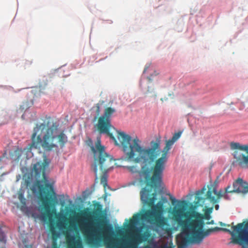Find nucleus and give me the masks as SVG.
<instances>
[{"label":"nucleus","instance_id":"f257e3e1","mask_svg":"<svg viewBox=\"0 0 248 248\" xmlns=\"http://www.w3.org/2000/svg\"><path fill=\"white\" fill-rule=\"evenodd\" d=\"M117 132L119 143L115 145L122 148L125 160L141 166L140 170L136 165L124 167L132 173H138L140 181L146 186L153 187L162 183L163 173L155 175L153 169L155 160L161 153L160 140H152L150 147H144L138 138L132 139L130 136L124 132Z\"/></svg>","mask_w":248,"mask_h":248},{"label":"nucleus","instance_id":"f03ea898","mask_svg":"<svg viewBox=\"0 0 248 248\" xmlns=\"http://www.w3.org/2000/svg\"><path fill=\"white\" fill-rule=\"evenodd\" d=\"M179 202L180 207H174L171 212L172 218L177 223V227L181 229L182 234L190 242L201 244L211 232L221 231L231 234V243L238 244L242 248H248V220L232 225V231L218 227L203 231L204 223L202 214L196 211H185L187 202L182 201Z\"/></svg>","mask_w":248,"mask_h":248},{"label":"nucleus","instance_id":"7ed1b4c3","mask_svg":"<svg viewBox=\"0 0 248 248\" xmlns=\"http://www.w3.org/2000/svg\"><path fill=\"white\" fill-rule=\"evenodd\" d=\"M50 161L45 157L43 161H39L33 165L31 172L34 173L36 178L42 176V181L45 183V186L40 181H37L35 185L39 190V199L42 202L43 208L45 212L42 213V219L46 221H49L48 228L51 235V248H59L57 244V239L60 237V233L56 230V226L52 218L53 214L56 215L55 208L58 201L56 194L52 184L48 183L46 176V170L48 167ZM67 248H83L81 240L79 237L75 239L74 236H66Z\"/></svg>","mask_w":248,"mask_h":248},{"label":"nucleus","instance_id":"20e7f679","mask_svg":"<svg viewBox=\"0 0 248 248\" xmlns=\"http://www.w3.org/2000/svg\"><path fill=\"white\" fill-rule=\"evenodd\" d=\"M99 223L100 227H93L90 223L83 224L80 227L85 243L92 248L100 247L103 242L106 248H140L138 245L147 241L151 236V232L146 231L126 241L123 238L110 236L113 233L112 228L104 219H100Z\"/></svg>","mask_w":248,"mask_h":248},{"label":"nucleus","instance_id":"39448f33","mask_svg":"<svg viewBox=\"0 0 248 248\" xmlns=\"http://www.w3.org/2000/svg\"><path fill=\"white\" fill-rule=\"evenodd\" d=\"M161 183L156 186L143 188L140 192V199L144 204H147L151 209H147L143 213L134 215L127 225L128 228H133L140 220L145 221L147 223L160 229L164 234L168 236L171 235L173 231L176 230L175 227H171L168 223V218L163 216V203L158 202L155 205L156 200L155 193H151L153 188L159 186Z\"/></svg>","mask_w":248,"mask_h":248},{"label":"nucleus","instance_id":"423d86ee","mask_svg":"<svg viewBox=\"0 0 248 248\" xmlns=\"http://www.w3.org/2000/svg\"><path fill=\"white\" fill-rule=\"evenodd\" d=\"M58 125L50 120L45 121L43 123L36 124L31 135L30 149H39L42 147L44 151L50 152L58 148L54 142L57 138L61 148L67 142V137L63 131L58 135Z\"/></svg>","mask_w":248,"mask_h":248},{"label":"nucleus","instance_id":"0eeeda50","mask_svg":"<svg viewBox=\"0 0 248 248\" xmlns=\"http://www.w3.org/2000/svg\"><path fill=\"white\" fill-rule=\"evenodd\" d=\"M92 150L93 154L94 163L92 166L96 179H97V167H99L102 172L107 173L113 168L115 160L113 157L105 152V147L102 146L100 141H98L95 147L92 146Z\"/></svg>","mask_w":248,"mask_h":248},{"label":"nucleus","instance_id":"6e6552de","mask_svg":"<svg viewBox=\"0 0 248 248\" xmlns=\"http://www.w3.org/2000/svg\"><path fill=\"white\" fill-rule=\"evenodd\" d=\"M116 112L114 108L107 107L104 110V114L98 119L97 124L94 125L100 134H105L112 139L115 144L119 143L111 131L115 130V127L111 124V117Z\"/></svg>","mask_w":248,"mask_h":248},{"label":"nucleus","instance_id":"1a4fd4ad","mask_svg":"<svg viewBox=\"0 0 248 248\" xmlns=\"http://www.w3.org/2000/svg\"><path fill=\"white\" fill-rule=\"evenodd\" d=\"M181 134L182 132L179 131L175 133L171 139L166 140L165 146L162 151L161 156L159 158L158 157L155 160L153 169L155 175H158L161 173H163L165 169V164L168 160L167 154L174 142L180 138Z\"/></svg>","mask_w":248,"mask_h":248},{"label":"nucleus","instance_id":"9d476101","mask_svg":"<svg viewBox=\"0 0 248 248\" xmlns=\"http://www.w3.org/2000/svg\"><path fill=\"white\" fill-rule=\"evenodd\" d=\"M206 198H202V197H198V201H204L205 199H207L213 204L218 203L219 202L220 199L223 197L225 199H228L227 195L226 193L223 194L221 190L217 191L215 188L211 189L209 188L206 195Z\"/></svg>","mask_w":248,"mask_h":248},{"label":"nucleus","instance_id":"9b49d317","mask_svg":"<svg viewBox=\"0 0 248 248\" xmlns=\"http://www.w3.org/2000/svg\"><path fill=\"white\" fill-rule=\"evenodd\" d=\"M233 191L235 193H247L248 192V184L239 178L233 183Z\"/></svg>","mask_w":248,"mask_h":248},{"label":"nucleus","instance_id":"f8f14e48","mask_svg":"<svg viewBox=\"0 0 248 248\" xmlns=\"http://www.w3.org/2000/svg\"><path fill=\"white\" fill-rule=\"evenodd\" d=\"M62 218L64 221H58L56 224V226L59 230L62 231L63 234H66L67 231H64V230L67 229L66 227L67 224L64 222H68L69 219L66 218L64 216H62Z\"/></svg>","mask_w":248,"mask_h":248},{"label":"nucleus","instance_id":"ddd939ff","mask_svg":"<svg viewBox=\"0 0 248 248\" xmlns=\"http://www.w3.org/2000/svg\"><path fill=\"white\" fill-rule=\"evenodd\" d=\"M102 205L100 203H97L96 205L95 209L92 212L88 213L85 212L83 214L91 218H92L93 217H97L99 214L102 213Z\"/></svg>","mask_w":248,"mask_h":248},{"label":"nucleus","instance_id":"4468645a","mask_svg":"<svg viewBox=\"0 0 248 248\" xmlns=\"http://www.w3.org/2000/svg\"><path fill=\"white\" fill-rule=\"evenodd\" d=\"M239 166L242 167H248V155L242 154L237 158Z\"/></svg>","mask_w":248,"mask_h":248},{"label":"nucleus","instance_id":"2eb2a0df","mask_svg":"<svg viewBox=\"0 0 248 248\" xmlns=\"http://www.w3.org/2000/svg\"><path fill=\"white\" fill-rule=\"evenodd\" d=\"M46 85V83H45L44 86L40 85L39 86L35 87L34 89L31 91L32 93L35 96H40L41 93H43V90H44L45 88V86Z\"/></svg>","mask_w":248,"mask_h":248},{"label":"nucleus","instance_id":"dca6fc26","mask_svg":"<svg viewBox=\"0 0 248 248\" xmlns=\"http://www.w3.org/2000/svg\"><path fill=\"white\" fill-rule=\"evenodd\" d=\"M30 107V104L28 102H24L23 103L19 108L17 109V112L20 113L24 112L26 110Z\"/></svg>","mask_w":248,"mask_h":248},{"label":"nucleus","instance_id":"f3484780","mask_svg":"<svg viewBox=\"0 0 248 248\" xmlns=\"http://www.w3.org/2000/svg\"><path fill=\"white\" fill-rule=\"evenodd\" d=\"M102 175L101 176L100 178V183L104 186V187H106V186H107V173L102 172Z\"/></svg>","mask_w":248,"mask_h":248},{"label":"nucleus","instance_id":"a211bd4d","mask_svg":"<svg viewBox=\"0 0 248 248\" xmlns=\"http://www.w3.org/2000/svg\"><path fill=\"white\" fill-rule=\"evenodd\" d=\"M230 146L232 149L234 150V149H238L241 151H243L242 149V148H243V145H240L238 142H231L230 144Z\"/></svg>","mask_w":248,"mask_h":248},{"label":"nucleus","instance_id":"6ab92c4d","mask_svg":"<svg viewBox=\"0 0 248 248\" xmlns=\"http://www.w3.org/2000/svg\"><path fill=\"white\" fill-rule=\"evenodd\" d=\"M18 199L20 201L21 203L24 204L26 203V199L24 197V194L23 193L20 192L18 193Z\"/></svg>","mask_w":248,"mask_h":248},{"label":"nucleus","instance_id":"aec40b11","mask_svg":"<svg viewBox=\"0 0 248 248\" xmlns=\"http://www.w3.org/2000/svg\"><path fill=\"white\" fill-rule=\"evenodd\" d=\"M225 193H235L234 191H233V188H232L231 186H228L225 188Z\"/></svg>","mask_w":248,"mask_h":248},{"label":"nucleus","instance_id":"412c9836","mask_svg":"<svg viewBox=\"0 0 248 248\" xmlns=\"http://www.w3.org/2000/svg\"><path fill=\"white\" fill-rule=\"evenodd\" d=\"M96 113L97 115H99L100 113V106L99 104L96 105Z\"/></svg>","mask_w":248,"mask_h":248},{"label":"nucleus","instance_id":"4be33fe9","mask_svg":"<svg viewBox=\"0 0 248 248\" xmlns=\"http://www.w3.org/2000/svg\"><path fill=\"white\" fill-rule=\"evenodd\" d=\"M202 216L203 217V219L204 218L205 219L208 220L210 218V215L209 214H206V213L205 214L204 216H203L202 215Z\"/></svg>","mask_w":248,"mask_h":248},{"label":"nucleus","instance_id":"5701e85b","mask_svg":"<svg viewBox=\"0 0 248 248\" xmlns=\"http://www.w3.org/2000/svg\"><path fill=\"white\" fill-rule=\"evenodd\" d=\"M243 151H246L248 153V145H243V148H242Z\"/></svg>","mask_w":248,"mask_h":248},{"label":"nucleus","instance_id":"b1692460","mask_svg":"<svg viewBox=\"0 0 248 248\" xmlns=\"http://www.w3.org/2000/svg\"><path fill=\"white\" fill-rule=\"evenodd\" d=\"M213 209V207L207 208L205 213H206V214H207V213H208V214L211 213L212 212Z\"/></svg>","mask_w":248,"mask_h":248},{"label":"nucleus","instance_id":"393cba45","mask_svg":"<svg viewBox=\"0 0 248 248\" xmlns=\"http://www.w3.org/2000/svg\"><path fill=\"white\" fill-rule=\"evenodd\" d=\"M19 151H18V150H16V151H15V152H14V153H15L16 155H17V159H18V158L20 157V154H19Z\"/></svg>","mask_w":248,"mask_h":248},{"label":"nucleus","instance_id":"a878e982","mask_svg":"<svg viewBox=\"0 0 248 248\" xmlns=\"http://www.w3.org/2000/svg\"><path fill=\"white\" fill-rule=\"evenodd\" d=\"M218 224L221 226H228V227L230 226V225L229 224H226L222 222H219Z\"/></svg>","mask_w":248,"mask_h":248},{"label":"nucleus","instance_id":"bb28decb","mask_svg":"<svg viewBox=\"0 0 248 248\" xmlns=\"http://www.w3.org/2000/svg\"><path fill=\"white\" fill-rule=\"evenodd\" d=\"M170 200L172 202V203H173L175 201V199L174 198H173L172 196H170Z\"/></svg>","mask_w":248,"mask_h":248},{"label":"nucleus","instance_id":"cd10ccee","mask_svg":"<svg viewBox=\"0 0 248 248\" xmlns=\"http://www.w3.org/2000/svg\"><path fill=\"white\" fill-rule=\"evenodd\" d=\"M215 209L216 210H217L219 208V205L218 204H217L215 205Z\"/></svg>","mask_w":248,"mask_h":248},{"label":"nucleus","instance_id":"c85d7f7f","mask_svg":"<svg viewBox=\"0 0 248 248\" xmlns=\"http://www.w3.org/2000/svg\"><path fill=\"white\" fill-rule=\"evenodd\" d=\"M204 190H205V188H203L200 192L201 193H203L204 192Z\"/></svg>","mask_w":248,"mask_h":248},{"label":"nucleus","instance_id":"c756f323","mask_svg":"<svg viewBox=\"0 0 248 248\" xmlns=\"http://www.w3.org/2000/svg\"><path fill=\"white\" fill-rule=\"evenodd\" d=\"M207 224H214V221L212 220L210 222H207Z\"/></svg>","mask_w":248,"mask_h":248},{"label":"nucleus","instance_id":"7c9ffc66","mask_svg":"<svg viewBox=\"0 0 248 248\" xmlns=\"http://www.w3.org/2000/svg\"><path fill=\"white\" fill-rule=\"evenodd\" d=\"M147 68H148V67H145L144 70L143 71V73H145V72L147 70Z\"/></svg>","mask_w":248,"mask_h":248},{"label":"nucleus","instance_id":"2f4dec72","mask_svg":"<svg viewBox=\"0 0 248 248\" xmlns=\"http://www.w3.org/2000/svg\"><path fill=\"white\" fill-rule=\"evenodd\" d=\"M178 248H185L183 246H178Z\"/></svg>","mask_w":248,"mask_h":248},{"label":"nucleus","instance_id":"473e14b6","mask_svg":"<svg viewBox=\"0 0 248 248\" xmlns=\"http://www.w3.org/2000/svg\"><path fill=\"white\" fill-rule=\"evenodd\" d=\"M144 248H151L150 246H146Z\"/></svg>","mask_w":248,"mask_h":248},{"label":"nucleus","instance_id":"72a5a7b5","mask_svg":"<svg viewBox=\"0 0 248 248\" xmlns=\"http://www.w3.org/2000/svg\"><path fill=\"white\" fill-rule=\"evenodd\" d=\"M70 226H71V225H69V226H68V228H69L70 227Z\"/></svg>","mask_w":248,"mask_h":248}]
</instances>
